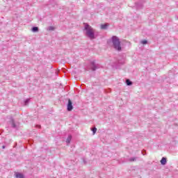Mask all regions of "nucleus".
I'll use <instances>...</instances> for the list:
<instances>
[{"label":"nucleus","instance_id":"1","mask_svg":"<svg viewBox=\"0 0 178 178\" xmlns=\"http://www.w3.org/2000/svg\"><path fill=\"white\" fill-rule=\"evenodd\" d=\"M83 33L89 40H95L98 37L97 31L87 23H83Z\"/></svg>","mask_w":178,"mask_h":178},{"label":"nucleus","instance_id":"2","mask_svg":"<svg viewBox=\"0 0 178 178\" xmlns=\"http://www.w3.org/2000/svg\"><path fill=\"white\" fill-rule=\"evenodd\" d=\"M110 41L112 43L113 47L115 51H118L120 52L122 51V44H120V39L118 38V36H113Z\"/></svg>","mask_w":178,"mask_h":178},{"label":"nucleus","instance_id":"3","mask_svg":"<svg viewBox=\"0 0 178 178\" xmlns=\"http://www.w3.org/2000/svg\"><path fill=\"white\" fill-rule=\"evenodd\" d=\"M73 110V103L72 102V100L68 99V104H67V111L70 112V111Z\"/></svg>","mask_w":178,"mask_h":178},{"label":"nucleus","instance_id":"4","mask_svg":"<svg viewBox=\"0 0 178 178\" xmlns=\"http://www.w3.org/2000/svg\"><path fill=\"white\" fill-rule=\"evenodd\" d=\"M15 177H16V178H24V175H23V173H22V172H15Z\"/></svg>","mask_w":178,"mask_h":178},{"label":"nucleus","instance_id":"5","mask_svg":"<svg viewBox=\"0 0 178 178\" xmlns=\"http://www.w3.org/2000/svg\"><path fill=\"white\" fill-rule=\"evenodd\" d=\"M108 27H109V24H108V23H105V24L100 25V28L102 30H106V29H108Z\"/></svg>","mask_w":178,"mask_h":178},{"label":"nucleus","instance_id":"6","mask_svg":"<svg viewBox=\"0 0 178 178\" xmlns=\"http://www.w3.org/2000/svg\"><path fill=\"white\" fill-rule=\"evenodd\" d=\"M90 67H91L92 70H97V67L95 66V63L92 62L90 63Z\"/></svg>","mask_w":178,"mask_h":178},{"label":"nucleus","instance_id":"7","mask_svg":"<svg viewBox=\"0 0 178 178\" xmlns=\"http://www.w3.org/2000/svg\"><path fill=\"white\" fill-rule=\"evenodd\" d=\"M71 141H72V135H69L68 137L67 138L66 143L67 144H70Z\"/></svg>","mask_w":178,"mask_h":178},{"label":"nucleus","instance_id":"8","mask_svg":"<svg viewBox=\"0 0 178 178\" xmlns=\"http://www.w3.org/2000/svg\"><path fill=\"white\" fill-rule=\"evenodd\" d=\"M166 158L165 157H163L162 159L161 160V165H166Z\"/></svg>","mask_w":178,"mask_h":178},{"label":"nucleus","instance_id":"9","mask_svg":"<svg viewBox=\"0 0 178 178\" xmlns=\"http://www.w3.org/2000/svg\"><path fill=\"white\" fill-rule=\"evenodd\" d=\"M32 31H33V33H38V27L35 26V27L32 28Z\"/></svg>","mask_w":178,"mask_h":178},{"label":"nucleus","instance_id":"10","mask_svg":"<svg viewBox=\"0 0 178 178\" xmlns=\"http://www.w3.org/2000/svg\"><path fill=\"white\" fill-rule=\"evenodd\" d=\"M47 30L49 31H54V30H55V27H54V26H49Z\"/></svg>","mask_w":178,"mask_h":178},{"label":"nucleus","instance_id":"11","mask_svg":"<svg viewBox=\"0 0 178 178\" xmlns=\"http://www.w3.org/2000/svg\"><path fill=\"white\" fill-rule=\"evenodd\" d=\"M127 85L128 86H131V84H133V83L131 81H130V80L127 79L126 81Z\"/></svg>","mask_w":178,"mask_h":178},{"label":"nucleus","instance_id":"12","mask_svg":"<svg viewBox=\"0 0 178 178\" xmlns=\"http://www.w3.org/2000/svg\"><path fill=\"white\" fill-rule=\"evenodd\" d=\"M140 43L143 44V45H146V44H148V42L145 40H141Z\"/></svg>","mask_w":178,"mask_h":178},{"label":"nucleus","instance_id":"13","mask_svg":"<svg viewBox=\"0 0 178 178\" xmlns=\"http://www.w3.org/2000/svg\"><path fill=\"white\" fill-rule=\"evenodd\" d=\"M92 131L93 133V135L97 133V128L94 127L93 129H92Z\"/></svg>","mask_w":178,"mask_h":178},{"label":"nucleus","instance_id":"14","mask_svg":"<svg viewBox=\"0 0 178 178\" xmlns=\"http://www.w3.org/2000/svg\"><path fill=\"white\" fill-rule=\"evenodd\" d=\"M137 160V158H136V157H132V158H131L130 159H129V161H131V162H134V161H136Z\"/></svg>","mask_w":178,"mask_h":178},{"label":"nucleus","instance_id":"15","mask_svg":"<svg viewBox=\"0 0 178 178\" xmlns=\"http://www.w3.org/2000/svg\"><path fill=\"white\" fill-rule=\"evenodd\" d=\"M29 102H30L29 99H26L24 102L25 105H27V104H29Z\"/></svg>","mask_w":178,"mask_h":178},{"label":"nucleus","instance_id":"16","mask_svg":"<svg viewBox=\"0 0 178 178\" xmlns=\"http://www.w3.org/2000/svg\"><path fill=\"white\" fill-rule=\"evenodd\" d=\"M13 126L14 127H16V125H15V122H13Z\"/></svg>","mask_w":178,"mask_h":178},{"label":"nucleus","instance_id":"17","mask_svg":"<svg viewBox=\"0 0 178 178\" xmlns=\"http://www.w3.org/2000/svg\"><path fill=\"white\" fill-rule=\"evenodd\" d=\"M4 148H5V146H3V149H4Z\"/></svg>","mask_w":178,"mask_h":178}]
</instances>
